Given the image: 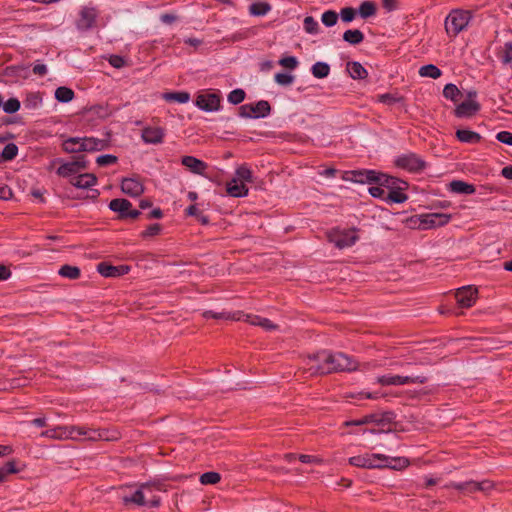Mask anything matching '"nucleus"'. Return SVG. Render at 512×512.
<instances>
[{
    "mask_svg": "<svg viewBox=\"0 0 512 512\" xmlns=\"http://www.w3.org/2000/svg\"><path fill=\"white\" fill-rule=\"evenodd\" d=\"M307 371L310 375H325L334 372H351L357 369L358 362L342 352L321 351L307 358Z\"/></svg>",
    "mask_w": 512,
    "mask_h": 512,
    "instance_id": "nucleus-1",
    "label": "nucleus"
},
{
    "mask_svg": "<svg viewBox=\"0 0 512 512\" xmlns=\"http://www.w3.org/2000/svg\"><path fill=\"white\" fill-rule=\"evenodd\" d=\"M105 140L94 137H70L63 141L62 149L67 153L95 152L105 149Z\"/></svg>",
    "mask_w": 512,
    "mask_h": 512,
    "instance_id": "nucleus-2",
    "label": "nucleus"
},
{
    "mask_svg": "<svg viewBox=\"0 0 512 512\" xmlns=\"http://www.w3.org/2000/svg\"><path fill=\"white\" fill-rule=\"evenodd\" d=\"M472 15L469 11L454 9L445 18V31L451 38L456 37L460 32L466 29Z\"/></svg>",
    "mask_w": 512,
    "mask_h": 512,
    "instance_id": "nucleus-3",
    "label": "nucleus"
},
{
    "mask_svg": "<svg viewBox=\"0 0 512 512\" xmlns=\"http://www.w3.org/2000/svg\"><path fill=\"white\" fill-rule=\"evenodd\" d=\"M165 491L161 483H142L135 491L125 494L122 499L125 504L133 503L137 506H145L148 502V493Z\"/></svg>",
    "mask_w": 512,
    "mask_h": 512,
    "instance_id": "nucleus-4",
    "label": "nucleus"
},
{
    "mask_svg": "<svg viewBox=\"0 0 512 512\" xmlns=\"http://www.w3.org/2000/svg\"><path fill=\"white\" fill-rule=\"evenodd\" d=\"M68 430H70L72 440H78L80 437H83L85 440L89 441H98V440H115L117 439L116 435H109V432L105 429H95L88 426H67Z\"/></svg>",
    "mask_w": 512,
    "mask_h": 512,
    "instance_id": "nucleus-5",
    "label": "nucleus"
},
{
    "mask_svg": "<svg viewBox=\"0 0 512 512\" xmlns=\"http://www.w3.org/2000/svg\"><path fill=\"white\" fill-rule=\"evenodd\" d=\"M328 240L339 249H345L353 246L359 239L357 230L352 229H332L328 232Z\"/></svg>",
    "mask_w": 512,
    "mask_h": 512,
    "instance_id": "nucleus-6",
    "label": "nucleus"
},
{
    "mask_svg": "<svg viewBox=\"0 0 512 512\" xmlns=\"http://www.w3.org/2000/svg\"><path fill=\"white\" fill-rule=\"evenodd\" d=\"M268 101L260 100L256 103H248L239 107V116L243 118H264L270 114Z\"/></svg>",
    "mask_w": 512,
    "mask_h": 512,
    "instance_id": "nucleus-7",
    "label": "nucleus"
},
{
    "mask_svg": "<svg viewBox=\"0 0 512 512\" xmlns=\"http://www.w3.org/2000/svg\"><path fill=\"white\" fill-rule=\"evenodd\" d=\"M385 455L383 454H363L349 458V464L355 467L366 469H381Z\"/></svg>",
    "mask_w": 512,
    "mask_h": 512,
    "instance_id": "nucleus-8",
    "label": "nucleus"
},
{
    "mask_svg": "<svg viewBox=\"0 0 512 512\" xmlns=\"http://www.w3.org/2000/svg\"><path fill=\"white\" fill-rule=\"evenodd\" d=\"M352 180L357 183H375L380 185H388L392 178L386 174L378 173L374 170L354 171Z\"/></svg>",
    "mask_w": 512,
    "mask_h": 512,
    "instance_id": "nucleus-9",
    "label": "nucleus"
},
{
    "mask_svg": "<svg viewBox=\"0 0 512 512\" xmlns=\"http://www.w3.org/2000/svg\"><path fill=\"white\" fill-rule=\"evenodd\" d=\"M394 419V414L392 412H384L382 414H370L366 415L357 420H351L345 422L346 426L355 425H366V424H374L376 426L385 427L390 424Z\"/></svg>",
    "mask_w": 512,
    "mask_h": 512,
    "instance_id": "nucleus-10",
    "label": "nucleus"
},
{
    "mask_svg": "<svg viewBox=\"0 0 512 512\" xmlns=\"http://www.w3.org/2000/svg\"><path fill=\"white\" fill-rule=\"evenodd\" d=\"M233 320L245 321L254 326H259L265 331H274L278 329V326L267 318H263L258 315L244 314L243 312H237L233 314Z\"/></svg>",
    "mask_w": 512,
    "mask_h": 512,
    "instance_id": "nucleus-11",
    "label": "nucleus"
},
{
    "mask_svg": "<svg viewBox=\"0 0 512 512\" xmlns=\"http://www.w3.org/2000/svg\"><path fill=\"white\" fill-rule=\"evenodd\" d=\"M195 105L207 112L218 111L220 108V96L216 93L201 92L196 97Z\"/></svg>",
    "mask_w": 512,
    "mask_h": 512,
    "instance_id": "nucleus-12",
    "label": "nucleus"
},
{
    "mask_svg": "<svg viewBox=\"0 0 512 512\" xmlns=\"http://www.w3.org/2000/svg\"><path fill=\"white\" fill-rule=\"evenodd\" d=\"M451 219L449 214L445 213H427L419 216L420 224L422 229H431L447 224Z\"/></svg>",
    "mask_w": 512,
    "mask_h": 512,
    "instance_id": "nucleus-13",
    "label": "nucleus"
},
{
    "mask_svg": "<svg viewBox=\"0 0 512 512\" xmlns=\"http://www.w3.org/2000/svg\"><path fill=\"white\" fill-rule=\"evenodd\" d=\"M377 382L381 385H405L410 383L426 382L424 376H400V375H384L377 378Z\"/></svg>",
    "mask_w": 512,
    "mask_h": 512,
    "instance_id": "nucleus-14",
    "label": "nucleus"
},
{
    "mask_svg": "<svg viewBox=\"0 0 512 512\" xmlns=\"http://www.w3.org/2000/svg\"><path fill=\"white\" fill-rule=\"evenodd\" d=\"M88 162L83 155L77 156L71 162L63 163L58 169L57 174L62 177L72 176L81 170L87 168Z\"/></svg>",
    "mask_w": 512,
    "mask_h": 512,
    "instance_id": "nucleus-15",
    "label": "nucleus"
},
{
    "mask_svg": "<svg viewBox=\"0 0 512 512\" xmlns=\"http://www.w3.org/2000/svg\"><path fill=\"white\" fill-rule=\"evenodd\" d=\"M455 298L458 305L462 308L472 307L477 299V289L473 286H464L457 289Z\"/></svg>",
    "mask_w": 512,
    "mask_h": 512,
    "instance_id": "nucleus-16",
    "label": "nucleus"
},
{
    "mask_svg": "<svg viewBox=\"0 0 512 512\" xmlns=\"http://www.w3.org/2000/svg\"><path fill=\"white\" fill-rule=\"evenodd\" d=\"M395 164L397 167L409 172H418L424 167V162L412 153L397 157Z\"/></svg>",
    "mask_w": 512,
    "mask_h": 512,
    "instance_id": "nucleus-17",
    "label": "nucleus"
},
{
    "mask_svg": "<svg viewBox=\"0 0 512 512\" xmlns=\"http://www.w3.org/2000/svg\"><path fill=\"white\" fill-rule=\"evenodd\" d=\"M469 98L475 97L476 92H469L468 93ZM480 109V105L473 101L472 99L463 101L461 104H459L456 107L455 114L457 117H471L476 112H478Z\"/></svg>",
    "mask_w": 512,
    "mask_h": 512,
    "instance_id": "nucleus-18",
    "label": "nucleus"
},
{
    "mask_svg": "<svg viewBox=\"0 0 512 512\" xmlns=\"http://www.w3.org/2000/svg\"><path fill=\"white\" fill-rule=\"evenodd\" d=\"M98 13L93 7H84L80 13V19L78 20V28L87 30L93 27L95 24Z\"/></svg>",
    "mask_w": 512,
    "mask_h": 512,
    "instance_id": "nucleus-19",
    "label": "nucleus"
},
{
    "mask_svg": "<svg viewBox=\"0 0 512 512\" xmlns=\"http://www.w3.org/2000/svg\"><path fill=\"white\" fill-rule=\"evenodd\" d=\"M164 135V129L160 127H145L141 136L147 144H159L163 142Z\"/></svg>",
    "mask_w": 512,
    "mask_h": 512,
    "instance_id": "nucleus-20",
    "label": "nucleus"
},
{
    "mask_svg": "<svg viewBox=\"0 0 512 512\" xmlns=\"http://www.w3.org/2000/svg\"><path fill=\"white\" fill-rule=\"evenodd\" d=\"M122 191L131 196L136 197L143 193V184L137 178H126L121 183Z\"/></svg>",
    "mask_w": 512,
    "mask_h": 512,
    "instance_id": "nucleus-21",
    "label": "nucleus"
},
{
    "mask_svg": "<svg viewBox=\"0 0 512 512\" xmlns=\"http://www.w3.org/2000/svg\"><path fill=\"white\" fill-rule=\"evenodd\" d=\"M181 163L187 169H189L192 173L203 175L204 171L207 168V164L200 159H197L193 156H184L181 159Z\"/></svg>",
    "mask_w": 512,
    "mask_h": 512,
    "instance_id": "nucleus-22",
    "label": "nucleus"
},
{
    "mask_svg": "<svg viewBox=\"0 0 512 512\" xmlns=\"http://www.w3.org/2000/svg\"><path fill=\"white\" fill-rule=\"evenodd\" d=\"M97 270L104 277H117L127 273L128 267L112 266L110 264L102 262L98 264Z\"/></svg>",
    "mask_w": 512,
    "mask_h": 512,
    "instance_id": "nucleus-23",
    "label": "nucleus"
},
{
    "mask_svg": "<svg viewBox=\"0 0 512 512\" xmlns=\"http://www.w3.org/2000/svg\"><path fill=\"white\" fill-rule=\"evenodd\" d=\"M227 193L232 197H244L248 194V188L242 182L232 178L226 184Z\"/></svg>",
    "mask_w": 512,
    "mask_h": 512,
    "instance_id": "nucleus-24",
    "label": "nucleus"
},
{
    "mask_svg": "<svg viewBox=\"0 0 512 512\" xmlns=\"http://www.w3.org/2000/svg\"><path fill=\"white\" fill-rule=\"evenodd\" d=\"M96 177L93 174L85 173L70 180V183L77 187L87 189L96 184Z\"/></svg>",
    "mask_w": 512,
    "mask_h": 512,
    "instance_id": "nucleus-25",
    "label": "nucleus"
},
{
    "mask_svg": "<svg viewBox=\"0 0 512 512\" xmlns=\"http://www.w3.org/2000/svg\"><path fill=\"white\" fill-rule=\"evenodd\" d=\"M69 433H70V430H68L67 426H57L53 429H48L46 431H43L41 433V436L46 437V438L63 440V439L71 438V434H69Z\"/></svg>",
    "mask_w": 512,
    "mask_h": 512,
    "instance_id": "nucleus-26",
    "label": "nucleus"
},
{
    "mask_svg": "<svg viewBox=\"0 0 512 512\" xmlns=\"http://www.w3.org/2000/svg\"><path fill=\"white\" fill-rule=\"evenodd\" d=\"M131 207L132 204L130 201L119 198L113 199L109 204V208L114 212H118L120 218H126L127 211L130 210Z\"/></svg>",
    "mask_w": 512,
    "mask_h": 512,
    "instance_id": "nucleus-27",
    "label": "nucleus"
},
{
    "mask_svg": "<svg viewBox=\"0 0 512 512\" xmlns=\"http://www.w3.org/2000/svg\"><path fill=\"white\" fill-rule=\"evenodd\" d=\"M450 190L457 194L470 195L475 192V187L472 184H468L464 181L454 180L449 184Z\"/></svg>",
    "mask_w": 512,
    "mask_h": 512,
    "instance_id": "nucleus-28",
    "label": "nucleus"
},
{
    "mask_svg": "<svg viewBox=\"0 0 512 512\" xmlns=\"http://www.w3.org/2000/svg\"><path fill=\"white\" fill-rule=\"evenodd\" d=\"M456 137L459 141L470 144L478 143L481 140V136L478 133L465 129L457 130Z\"/></svg>",
    "mask_w": 512,
    "mask_h": 512,
    "instance_id": "nucleus-29",
    "label": "nucleus"
},
{
    "mask_svg": "<svg viewBox=\"0 0 512 512\" xmlns=\"http://www.w3.org/2000/svg\"><path fill=\"white\" fill-rule=\"evenodd\" d=\"M347 71L353 79H364L367 76L366 69L359 62H348Z\"/></svg>",
    "mask_w": 512,
    "mask_h": 512,
    "instance_id": "nucleus-30",
    "label": "nucleus"
},
{
    "mask_svg": "<svg viewBox=\"0 0 512 512\" xmlns=\"http://www.w3.org/2000/svg\"><path fill=\"white\" fill-rule=\"evenodd\" d=\"M408 465V460L404 457H388L385 455L382 468L401 469Z\"/></svg>",
    "mask_w": 512,
    "mask_h": 512,
    "instance_id": "nucleus-31",
    "label": "nucleus"
},
{
    "mask_svg": "<svg viewBox=\"0 0 512 512\" xmlns=\"http://www.w3.org/2000/svg\"><path fill=\"white\" fill-rule=\"evenodd\" d=\"M16 461H8L0 467V484L7 481L9 475L19 472Z\"/></svg>",
    "mask_w": 512,
    "mask_h": 512,
    "instance_id": "nucleus-32",
    "label": "nucleus"
},
{
    "mask_svg": "<svg viewBox=\"0 0 512 512\" xmlns=\"http://www.w3.org/2000/svg\"><path fill=\"white\" fill-rule=\"evenodd\" d=\"M234 178L245 185L254 181L252 171L245 165H241L236 169Z\"/></svg>",
    "mask_w": 512,
    "mask_h": 512,
    "instance_id": "nucleus-33",
    "label": "nucleus"
},
{
    "mask_svg": "<svg viewBox=\"0 0 512 512\" xmlns=\"http://www.w3.org/2000/svg\"><path fill=\"white\" fill-rule=\"evenodd\" d=\"M272 7L267 2H255L249 6V13L253 16H265Z\"/></svg>",
    "mask_w": 512,
    "mask_h": 512,
    "instance_id": "nucleus-34",
    "label": "nucleus"
},
{
    "mask_svg": "<svg viewBox=\"0 0 512 512\" xmlns=\"http://www.w3.org/2000/svg\"><path fill=\"white\" fill-rule=\"evenodd\" d=\"M343 40L351 45H357L364 40V34L358 29H350L344 32Z\"/></svg>",
    "mask_w": 512,
    "mask_h": 512,
    "instance_id": "nucleus-35",
    "label": "nucleus"
},
{
    "mask_svg": "<svg viewBox=\"0 0 512 512\" xmlns=\"http://www.w3.org/2000/svg\"><path fill=\"white\" fill-rule=\"evenodd\" d=\"M330 66L325 62H316L312 68L311 73L315 78L322 79L329 75Z\"/></svg>",
    "mask_w": 512,
    "mask_h": 512,
    "instance_id": "nucleus-36",
    "label": "nucleus"
},
{
    "mask_svg": "<svg viewBox=\"0 0 512 512\" xmlns=\"http://www.w3.org/2000/svg\"><path fill=\"white\" fill-rule=\"evenodd\" d=\"M461 95V91L457 88L456 85L452 83L445 85L443 89V96L453 102H458L461 98Z\"/></svg>",
    "mask_w": 512,
    "mask_h": 512,
    "instance_id": "nucleus-37",
    "label": "nucleus"
},
{
    "mask_svg": "<svg viewBox=\"0 0 512 512\" xmlns=\"http://www.w3.org/2000/svg\"><path fill=\"white\" fill-rule=\"evenodd\" d=\"M55 98L62 103L70 102L74 98V92L68 87H58L55 91Z\"/></svg>",
    "mask_w": 512,
    "mask_h": 512,
    "instance_id": "nucleus-38",
    "label": "nucleus"
},
{
    "mask_svg": "<svg viewBox=\"0 0 512 512\" xmlns=\"http://www.w3.org/2000/svg\"><path fill=\"white\" fill-rule=\"evenodd\" d=\"M497 57L503 64H508L512 61V42H506L498 51Z\"/></svg>",
    "mask_w": 512,
    "mask_h": 512,
    "instance_id": "nucleus-39",
    "label": "nucleus"
},
{
    "mask_svg": "<svg viewBox=\"0 0 512 512\" xmlns=\"http://www.w3.org/2000/svg\"><path fill=\"white\" fill-rule=\"evenodd\" d=\"M419 74L422 77H429V78H432V79H437V78H439L442 75V72L435 65L428 64V65L422 66L420 68Z\"/></svg>",
    "mask_w": 512,
    "mask_h": 512,
    "instance_id": "nucleus-40",
    "label": "nucleus"
},
{
    "mask_svg": "<svg viewBox=\"0 0 512 512\" xmlns=\"http://www.w3.org/2000/svg\"><path fill=\"white\" fill-rule=\"evenodd\" d=\"M163 98L169 102L187 103L190 100L188 92H170L165 93Z\"/></svg>",
    "mask_w": 512,
    "mask_h": 512,
    "instance_id": "nucleus-41",
    "label": "nucleus"
},
{
    "mask_svg": "<svg viewBox=\"0 0 512 512\" xmlns=\"http://www.w3.org/2000/svg\"><path fill=\"white\" fill-rule=\"evenodd\" d=\"M59 275L68 279H77L80 276V269L76 266L63 265L58 271Z\"/></svg>",
    "mask_w": 512,
    "mask_h": 512,
    "instance_id": "nucleus-42",
    "label": "nucleus"
},
{
    "mask_svg": "<svg viewBox=\"0 0 512 512\" xmlns=\"http://www.w3.org/2000/svg\"><path fill=\"white\" fill-rule=\"evenodd\" d=\"M394 183L395 180L392 178V181H390L388 185L377 184L376 186L370 187L369 192L373 197L384 198L387 194V191L384 187L390 188L392 185H394Z\"/></svg>",
    "mask_w": 512,
    "mask_h": 512,
    "instance_id": "nucleus-43",
    "label": "nucleus"
},
{
    "mask_svg": "<svg viewBox=\"0 0 512 512\" xmlns=\"http://www.w3.org/2000/svg\"><path fill=\"white\" fill-rule=\"evenodd\" d=\"M337 21L338 14L334 10H327L321 16V22L327 27L334 26L337 23Z\"/></svg>",
    "mask_w": 512,
    "mask_h": 512,
    "instance_id": "nucleus-44",
    "label": "nucleus"
},
{
    "mask_svg": "<svg viewBox=\"0 0 512 512\" xmlns=\"http://www.w3.org/2000/svg\"><path fill=\"white\" fill-rule=\"evenodd\" d=\"M303 27L309 34H316L319 31V24L312 16H306L304 18Z\"/></svg>",
    "mask_w": 512,
    "mask_h": 512,
    "instance_id": "nucleus-45",
    "label": "nucleus"
},
{
    "mask_svg": "<svg viewBox=\"0 0 512 512\" xmlns=\"http://www.w3.org/2000/svg\"><path fill=\"white\" fill-rule=\"evenodd\" d=\"M376 12V7L373 2L371 1H365L363 2L359 7V13L361 17L368 18L372 15H374Z\"/></svg>",
    "mask_w": 512,
    "mask_h": 512,
    "instance_id": "nucleus-46",
    "label": "nucleus"
},
{
    "mask_svg": "<svg viewBox=\"0 0 512 512\" xmlns=\"http://www.w3.org/2000/svg\"><path fill=\"white\" fill-rule=\"evenodd\" d=\"M17 153L18 147L14 143H9L4 147L2 157L4 160L9 161L14 159L17 156Z\"/></svg>",
    "mask_w": 512,
    "mask_h": 512,
    "instance_id": "nucleus-47",
    "label": "nucleus"
},
{
    "mask_svg": "<svg viewBox=\"0 0 512 512\" xmlns=\"http://www.w3.org/2000/svg\"><path fill=\"white\" fill-rule=\"evenodd\" d=\"M220 474L217 472H206L201 475L200 482L204 485L216 484L220 481Z\"/></svg>",
    "mask_w": 512,
    "mask_h": 512,
    "instance_id": "nucleus-48",
    "label": "nucleus"
},
{
    "mask_svg": "<svg viewBox=\"0 0 512 512\" xmlns=\"http://www.w3.org/2000/svg\"><path fill=\"white\" fill-rule=\"evenodd\" d=\"M20 109V102L16 98H10L6 102L3 103V110L6 113L12 114L17 112Z\"/></svg>",
    "mask_w": 512,
    "mask_h": 512,
    "instance_id": "nucleus-49",
    "label": "nucleus"
},
{
    "mask_svg": "<svg viewBox=\"0 0 512 512\" xmlns=\"http://www.w3.org/2000/svg\"><path fill=\"white\" fill-rule=\"evenodd\" d=\"M274 80L277 84L281 86H289L294 81V76L286 73H277L274 76Z\"/></svg>",
    "mask_w": 512,
    "mask_h": 512,
    "instance_id": "nucleus-50",
    "label": "nucleus"
},
{
    "mask_svg": "<svg viewBox=\"0 0 512 512\" xmlns=\"http://www.w3.org/2000/svg\"><path fill=\"white\" fill-rule=\"evenodd\" d=\"M245 99V92L242 89H235L228 94V101L232 104H239Z\"/></svg>",
    "mask_w": 512,
    "mask_h": 512,
    "instance_id": "nucleus-51",
    "label": "nucleus"
},
{
    "mask_svg": "<svg viewBox=\"0 0 512 512\" xmlns=\"http://www.w3.org/2000/svg\"><path fill=\"white\" fill-rule=\"evenodd\" d=\"M298 60L294 56L283 57L279 60V64L286 69H295L298 66Z\"/></svg>",
    "mask_w": 512,
    "mask_h": 512,
    "instance_id": "nucleus-52",
    "label": "nucleus"
},
{
    "mask_svg": "<svg viewBox=\"0 0 512 512\" xmlns=\"http://www.w3.org/2000/svg\"><path fill=\"white\" fill-rule=\"evenodd\" d=\"M117 161V157L113 155H101L96 159V163L99 166H108L114 164Z\"/></svg>",
    "mask_w": 512,
    "mask_h": 512,
    "instance_id": "nucleus-53",
    "label": "nucleus"
},
{
    "mask_svg": "<svg viewBox=\"0 0 512 512\" xmlns=\"http://www.w3.org/2000/svg\"><path fill=\"white\" fill-rule=\"evenodd\" d=\"M496 139L504 144L512 146V133L509 131H500L496 134Z\"/></svg>",
    "mask_w": 512,
    "mask_h": 512,
    "instance_id": "nucleus-54",
    "label": "nucleus"
},
{
    "mask_svg": "<svg viewBox=\"0 0 512 512\" xmlns=\"http://www.w3.org/2000/svg\"><path fill=\"white\" fill-rule=\"evenodd\" d=\"M203 316L204 318L206 319H209V318H213V319H233V315L230 316L229 314H226L224 312H214V311H205L203 313Z\"/></svg>",
    "mask_w": 512,
    "mask_h": 512,
    "instance_id": "nucleus-55",
    "label": "nucleus"
},
{
    "mask_svg": "<svg viewBox=\"0 0 512 512\" xmlns=\"http://www.w3.org/2000/svg\"><path fill=\"white\" fill-rule=\"evenodd\" d=\"M356 15V11L351 7H346L341 10V18L344 22H351Z\"/></svg>",
    "mask_w": 512,
    "mask_h": 512,
    "instance_id": "nucleus-56",
    "label": "nucleus"
},
{
    "mask_svg": "<svg viewBox=\"0 0 512 512\" xmlns=\"http://www.w3.org/2000/svg\"><path fill=\"white\" fill-rule=\"evenodd\" d=\"M387 197L395 203H402L407 199L403 193L398 191H387Z\"/></svg>",
    "mask_w": 512,
    "mask_h": 512,
    "instance_id": "nucleus-57",
    "label": "nucleus"
},
{
    "mask_svg": "<svg viewBox=\"0 0 512 512\" xmlns=\"http://www.w3.org/2000/svg\"><path fill=\"white\" fill-rule=\"evenodd\" d=\"M109 63L115 68H122L125 66L126 61L123 57L118 55H111L109 57Z\"/></svg>",
    "mask_w": 512,
    "mask_h": 512,
    "instance_id": "nucleus-58",
    "label": "nucleus"
},
{
    "mask_svg": "<svg viewBox=\"0 0 512 512\" xmlns=\"http://www.w3.org/2000/svg\"><path fill=\"white\" fill-rule=\"evenodd\" d=\"M161 231V226L159 224L150 225L143 233V237L155 236Z\"/></svg>",
    "mask_w": 512,
    "mask_h": 512,
    "instance_id": "nucleus-59",
    "label": "nucleus"
},
{
    "mask_svg": "<svg viewBox=\"0 0 512 512\" xmlns=\"http://www.w3.org/2000/svg\"><path fill=\"white\" fill-rule=\"evenodd\" d=\"M48 72V68L45 64L36 63L33 66V73L38 76H45Z\"/></svg>",
    "mask_w": 512,
    "mask_h": 512,
    "instance_id": "nucleus-60",
    "label": "nucleus"
},
{
    "mask_svg": "<svg viewBox=\"0 0 512 512\" xmlns=\"http://www.w3.org/2000/svg\"><path fill=\"white\" fill-rule=\"evenodd\" d=\"M147 505L150 507H158L160 505V498L156 495V492L148 493Z\"/></svg>",
    "mask_w": 512,
    "mask_h": 512,
    "instance_id": "nucleus-61",
    "label": "nucleus"
},
{
    "mask_svg": "<svg viewBox=\"0 0 512 512\" xmlns=\"http://www.w3.org/2000/svg\"><path fill=\"white\" fill-rule=\"evenodd\" d=\"M382 5L387 11L396 10L398 7V0H382Z\"/></svg>",
    "mask_w": 512,
    "mask_h": 512,
    "instance_id": "nucleus-62",
    "label": "nucleus"
},
{
    "mask_svg": "<svg viewBox=\"0 0 512 512\" xmlns=\"http://www.w3.org/2000/svg\"><path fill=\"white\" fill-rule=\"evenodd\" d=\"M379 100H380V102H382L384 104L391 105V104L397 102L399 99L394 97L391 94H382V95L379 96Z\"/></svg>",
    "mask_w": 512,
    "mask_h": 512,
    "instance_id": "nucleus-63",
    "label": "nucleus"
},
{
    "mask_svg": "<svg viewBox=\"0 0 512 512\" xmlns=\"http://www.w3.org/2000/svg\"><path fill=\"white\" fill-rule=\"evenodd\" d=\"M493 483L489 480H483L481 482H478V489L482 492H488L492 489Z\"/></svg>",
    "mask_w": 512,
    "mask_h": 512,
    "instance_id": "nucleus-64",
    "label": "nucleus"
}]
</instances>
